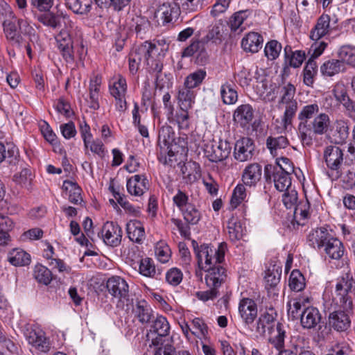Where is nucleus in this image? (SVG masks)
Returning a JSON list of instances; mask_svg holds the SVG:
<instances>
[{"mask_svg": "<svg viewBox=\"0 0 355 355\" xmlns=\"http://www.w3.org/2000/svg\"><path fill=\"white\" fill-rule=\"evenodd\" d=\"M324 158L329 168L337 170L343 161V153L338 146H329L324 149Z\"/></svg>", "mask_w": 355, "mask_h": 355, "instance_id": "22", "label": "nucleus"}, {"mask_svg": "<svg viewBox=\"0 0 355 355\" xmlns=\"http://www.w3.org/2000/svg\"><path fill=\"white\" fill-rule=\"evenodd\" d=\"M180 13V7L175 1L174 2H167L160 5L155 14L156 17L162 20L163 25H166L176 20Z\"/></svg>", "mask_w": 355, "mask_h": 355, "instance_id": "13", "label": "nucleus"}, {"mask_svg": "<svg viewBox=\"0 0 355 355\" xmlns=\"http://www.w3.org/2000/svg\"><path fill=\"white\" fill-rule=\"evenodd\" d=\"M187 109L182 108L175 114L172 112L168 114V121L174 125H177L180 130H188L190 126V119Z\"/></svg>", "mask_w": 355, "mask_h": 355, "instance_id": "31", "label": "nucleus"}, {"mask_svg": "<svg viewBox=\"0 0 355 355\" xmlns=\"http://www.w3.org/2000/svg\"><path fill=\"white\" fill-rule=\"evenodd\" d=\"M321 315L317 308L308 306L304 309L300 315L302 326L306 329H311L316 327L320 322Z\"/></svg>", "mask_w": 355, "mask_h": 355, "instance_id": "26", "label": "nucleus"}, {"mask_svg": "<svg viewBox=\"0 0 355 355\" xmlns=\"http://www.w3.org/2000/svg\"><path fill=\"white\" fill-rule=\"evenodd\" d=\"M8 259L15 266H23L30 263L31 256L24 250L16 248L9 252Z\"/></svg>", "mask_w": 355, "mask_h": 355, "instance_id": "41", "label": "nucleus"}, {"mask_svg": "<svg viewBox=\"0 0 355 355\" xmlns=\"http://www.w3.org/2000/svg\"><path fill=\"white\" fill-rule=\"evenodd\" d=\"M288 145V140L285 136L268 137L266 139V146L270 153L275 156L279 150L286 148Z\"/></svg>", "mask_w": 355, "mask_h": 355, "instance_id": "45", "label": "nucleus"}, {"mask_svg": "<svg viewBox=\"0 0 355 355\" xmlns=\"http://www.w3.org/2000/svg\"><path fill=\"white\" fill-rule=\"evenodd\" d=\"M318 73V64L314 59L310 58L306 63L303 70L304 83L311 87L315 81V78Z\"/></svg>", "mask_w": 355, "mask_h": 355, "instance_id": "47", "label": "nucleus"}, {"mask_svg": "<svg viewBox=\"0 0 355 355\" xmlns=\"http://www.w3.org/2000/svg\"><path fill=\"white\" fill-rule=\"evenodd\" d=\"M295 92L296 89L293 84L291 83H283L280 85L279 104L281 105L296 100L295 98Z\"/></svg>", "mask_w": 355, "mask_h": 355, "instance_id": "49", "label": "nucleus"}, {"mask_svg": "<svg viewBox=\"0 0 355 355\" xmlns=\"http://www.w3.org/2000/svg\"><path fill=\"white\" fill-rule=\"evenodd\" d=\"M310 204L307 200L300 202L297 204L294 210V216L299 225H304L305 220L309 217Z\"/></svg>", "mask_w": 355, "mask_h": 355, "instance_id": "55", "label": "nucleus"}, {"mask_svg": "<svg viewBox=\"0 0 355 355\" xmlns=\"http://www.w3.org/2000/svg\"><path fill=\"white\" fill-rule=\"evenodd\" d=\"M282 51V44L277 40H270L268 42L264 48L266 57L270 60L277 59Z\"/></svg>", "mask_w": 355, "mask_h": 355, "instance_id": "60", "label": "nucleus"}, {"mask_svg": "<svg viewBox=\"0 0 355 355\" xmlns=\"http://www.w3.org/2000/svg\"><path fill=\"white\" fill-rule=\"evenodd\" d=\"M257 88L259 89V85H261V87L264 89L263 91L259 90L260 96L266 102H273L275 99L279 96L280 92V85H271L269 90L266 89V84L264 80H261L260 82L257 81Z\"/></svg>", "mask_w": 355, "mask_h": 355, "instance_id": "44", "label": "nucleus"}, {"mask_svg": "<svg viewBox=\"0 0 355 355\" xmlns=\"http://www.w3.org/2000/svg\"><path fill=\"white\" fill-rule=\"evenodd\" d=\"M247 198V191L245 184H239L234 189L230 205L233 208H236Z\"/></svg>", "mask_w": 355, "mask_h": 355, "instance_id": "58", "label": "nucleus"}, {"mask_svg": "<svg viewBox=\"0 0 355 355\" xmlns=\"http://www.w3.org/2000/svg\"><path fill=\"white\" fill-rule=\"evenodd\" d=\"M139 272L147 277H153L156 274V269L153 261L150 258L141 259L138 263Z\"/></svg>", "mask_w": 355, "mask_h": 355, "instance_id": "57", "label": "nucleus"}, {"mask_svg": "<svg viewBox=\"0 0 355 355\" xmlns=\"http://www.w3.org/2000/svg\"><path fill=\"white\" fill-rule=\"evenodd\" d=\"M254 150L253 141L249 137H243L235 143L234 158L239 162L248 161L252 157Z\"/></svg>", "mask_w": 355, "mask_h": 355, "instance_id": "14", "label": "nucleus"}, {"mask_svg": "<svg viewBox=\"0 0 355 355\" xmlns=\"http://www.w3.org/2000/svg\"><path fill=\"white\" fill-rule=\"evenodd\" d=\"M277 313L273 309H269L261 313L257 321L256 331L263 335L267 329H270L275 322Z\"/></svg>", "mask_w": 355, "mask_h": 355, "instance_id": "28", "label": "nucleus"}, {"mask_svg": "<svg viewBox=\"0 0 355 355\" xmlns=\"http://www.w3.org/2000/svg\"><path fill=\"white\" fill-rule=\"evenodd\" d=\"M71 30L75 33L76 37L74 40H72L70 34L65 29L61 30L55 37L58 48L61 52L64 59L68 62L73 60V49L76 48L74 44L76 43L78 48L77 53L80 58L86 53V49L83 42L82 36L80 40L78 41V34H77V31L71 28Z\"/></svg>", "mask_w": 355, "mask_h": 355, "instance_id": "5", "label": "nucleus"}, {"mask_svg": "<svg viewBox=\"0 0 355 355\" xmlns=\"http://www.w3.org/2000/svg\"><path fill=\"white\" fill-rule=\"evenodd\" d=\"M37 20L44 26L50 27L53 29L58 28L61 26L62 21L64 23L66 27L76 31L78 34V41L81 37V29L76 26L70 19L69 17L62 11L58 10L56 12H48L42 14L37 17Z\"/></svg>", "mask_w": 355, "mask_h": 355, "instance_id": "6", "label": "nucleus"}, {"mask_svg": "<svg viewBox=\"0 0 355 355\" xmlns=\"http://www.w3.org/2000/svg\"><path fill=\"white\" fill-rule=\"evenodd\" d=\"M254 118V110L250 104L237 107L233 114L234 121L242 128L247 127Z\"/></svg>", "mask_w": 355, "mask_h": 355, "instance_id": "20", "label": "nucleus"}, {"mask_svg": "<svg viewBox=\"0 0 355 355\" xmlns=\"http://www.w3.org/2000/svg\"><path fill=\"white\" fill-rule=\"evenodd\" d=\"M323 76L332 77L346 70L345 64L338 59H331L324 62L320 68Z\"/></svg>", "mask_w": 355, "mask_h": 355, "instance_id": "29", "label": "nucleus"}, {"mask_svg": "<svg viewBox=\"0 0 355 355\" xmlns=\"http://www.w3.org/2000/svg\"><path fill=\"white\" fill-rule=\"evenodd\" d=\"M62 189L71 203L78 205L82 202V190L76 182L71 180H64L62 184Z\"/></svg>", "mask_w": 355, "mask_h": 355, "instance_id": "32", "label": "nucleus"}, {"mask_svg": "<svg viewBox=\"0 0 355 355\" xmlns=\"http://www.w3.org/2000/svg\"><path fill=\"white\" fill-rule=\"evenodd\" d=\"M192 245L198 266V269L196 270V276L202 280V270L224 261L227 245L225 243H220L217 248H215L208 244L198 245L197 242L193 241Z\"/></svg>", "mask_w": 355, "mask_h": 355, "instance_id": "3", "label": "nucleus"}, {"mask_svg": "<svg viewBox=\"0 0 355 355\" xmlns=\"http://www.w3.org/2000/svg\"><path fill=\"white\" fill-rule=\"evenodd\" d=\"M168 45L162 48L151 42L146 41L135 45L129 54V69L135 73L141 63L151 72L159 73L163 69V59Z\"/></svg>", "mask_w": 355, "mask_h": 355, "instance_id": "2", "label": "nucleus"}, {"mask_svg": "<svg viewBox=\"0 0 355 355\" xmlns=\"http://www.w3.org/2000/svg\"><path fill=\"white\" fill-rule=\"evenodd\" d=\"M155 254L159 261L165 263L171 257V250L164 241H158L155 246Z\"/></svg>", "mask_w": 355, "mask_h": 355, "instance_id": "56", "label": "nucleus"}, {"mask_svg": "<svg viewBox=\"0 0 355 355\" xmlns=\"http://www.w3.org/2000/svg\"><path fill=\"white\" fill-rule=\"evenodd\" d=\"M191 325L193 329L192 330V335L198 338L204 337L207 335L208 332L207 327L202 319L199 318H194L191 322Z\"/></svg>", "mask_w": 355, "mask_h": 355, "instance_id": "64", "label": "nucleus"}, {"mask_svg": "<svg viewBox=\"0 0 355 355\" xmlns=\"http://www.w3.org/2000/svg\"><path fill=\"white\" fill-rule=\"evenodd\" d=\"M203 271L205 272V280L207 287L218 289L226 277V270L223 266V263H218Z\"/></svg>", "mask_w": 355, "mask_h": 355, "instance_id": "12", "label": "nucleus"}, {"mask_svg": "<svg viewBox=\"0 0 355 355\" xmlns=\"http://www.w3.org/2000/svg\"><path fill=\"white\" fill-rule=\"evenodd\" d=\"M205 52V44L202 41L193 40L189 46L186 47L182 53V57H191L195 54L202 55Z\"/></svg>", "mask_w": 355, "mask_h": 355, "instance_id": "59", "label": "nucleus"}, {"mask_svg": "<svg viewBox=\"0 0 355 355\" xmlns=\"http://www.w3.org/2000/svg\"><path fill=\"white\" fill-rule=\"evenodd\" d=\"M191 88H187L184 86L179 90L178 101L180 103L182 108L189 109L191 107L192 104L194 103L196 96L195 92Z\"/></svg>", "mask_w": 355, "mask_h": 355, "instance_id": "51", "label": "nucleus"}, {"mask_svg": "<svg viewBox=\"0 0 355 355\" xmlns=\"http://www.w3.org/2000/svg\"><path fill=\"white\" fill-rule=\"evenodd\" d=\"M332 235L325 227H320L312 230L308 235L307 242L313 248L321 249L324 248Z\"/></svg>", "mask_w": 355, "mask_h": 355, "instance_id": "19", "label": "nucleus"}, {"mask_svg": "<svg viewBox=\"0 0 355 355\" xmlns=\"http://www.w3.org/2000/svg\"><path fill=\"white\" fill-rule=\"evenodd\" d=\"M239 315L245 324H251L257 316V306L254 300L243 298L239 302Z\"/></svg>", "mask_w": 355, "mask_h": 355, "instance_id": "17", "label": "nucleus"}, {"mask_svg": "<svg viewBox=\"0 0 355 355\" xmlns=\"http://www.w3.org/2000/svg\"><path fill=\"white\" fill-rule=\"evenodd\" d=\"M227 232L232 241H236L243 236V228L239 218L231 214L227 221Z\"/></svg>", "mask_w": 355, "mask_h": 355, "instance_id": "35", "label": "nucleus"}, {"mask_svg": "<svg viewBox=\"0 0 355 355\" xmlns=\"http://www.w3.org/2000/svg\"><path fill=\"white\" fill-rule=\"evenodd\" d=\"M220 96L224 104L233 105L238 101V93L234 84L228 81L225 82L220 86Z\"/></svg>", "mask_w": 355, "mask_h": 355, "instance_id": "38", "label": "nucleus"}, {"mask_svg": "<svg viewBox=\"0 0 355 355\" xmlns=\"http://www.w3.org/2000/svg\"><path fill=\"white\" fill-rule=\"evenodd\" d=\"M348 123L344 120H337L335 123L334 137L336 143H343L349 136Z\"/></svg>", "mask_w": 355, "mask_h": 355, "instance_id": "54", "label": "nucleus"}, {"mask_svg": "<svg viewBox=\"0 0 355 355\" xmlns=\"http://www.w3.org/2000/svg\"><path fill=\"white\" fill-rule=\"evenodd\" d=\"M33 276L40 283L48 285L52 280V273L46 267L37 264L34 268Z\"/></svg>", "mask_w": 355, "mask_h": 355, "instance_id": "53", "label": "nucleus"}, {"mask_svg": "<svg viewBox=\"0 0 355 355\" xmlns=\"http://www.w3.org/2000/svg\"><path fill=\"white\" fill-rule=\"evenodd\" d=\"M182 211L184 220L192 225L197 224L201 218L200 211L193 205H188Z\"/></svg>", "mask_w": 355, "mask_h": 355, "instance_id": "62", "label": "nucleus"}, {"mask_svg": "<svg viewBox=\"0 0 355 355\" xmlns=\"http://www.w3.org/2000/svg\"><path fill=\"white\" fill-rule=\"evenodd\" d=\"M288 286L292 291L296 292L301 291L305 288V278L300 270H294L291 272Z\"/></svg>", "mask_w": 355, "mask_h": 355, "instance_id": "52", "label": "nucleus"}, {"mask_svg": "<svg viewBox=\"0 0 355 355\" xmlns=\"http://www.w3.org/2000/svg\"><path fill=\"white\" fill-rule=\"evenodd\" d=\"M263 37L257 32H250L241 40V47L245 52L257 53L262 47Z\"/></svg>", "mask_w": 355, "mask_h": 355, "instance_id": "24", "label": "nucleus"}, {"mask_svg": "<svg viewBox=\"0 0 355 355\" xmlns=\"http://www.w3.org/2000/svg\"><path fill=\"white\" fill-rule=\"evenodd\" d=\"M110 94L113 97L125 96L127 92L126 80L121 75L117 74L112 78L109 83Z\"/></svg>", "mask_w": 355, "mask_h": 355, "instance_id": "34", "label": "nucleus"}, {"mask_svg": "<svg viewBox=\"0 0 355 355\" xmlns=\"http://www.w3.org/2000/svg\"><path fill=\"white\" fill-rule=\"evenodd\" d=\"M330 16L322 14L317 19L315 25L310 31V38L313 41H318L330 33Z\"/></svg>", "mask_w": 355, "mask_h": 355, "instance_id": "18", "label": "nucleus"}, {"mask_svg": "<svg viewBox=\"0 0 355 355\" xmlns=\"http://www.w3.org/2000/svg\"><path fill=\"white\" fill-rule=\"evenodd\" d=\"M228 35L227 23L221 19L213 23L208 31L205 40L216 44H220Z\"/></svg>", "mask_w": 355, "mask_h": 355, "instance_id": "16", "label": "nucleus"}, {"mask_svg": "<svg viewBox=\"0 0 355 355\" xmlns=\"http://www.w3.org/2000/svg\"><path fill=\"white\" fill-rule=\"evenodd\" d=\"M108 292L114 297L127 299L129 293V286L127 282L119 276H114L107 282Z\"/></svg>", "mask_w": 355, "mask_h": 355, "instance_id": "15", "label": "nucleus"}, {"mask_svg": "<svg viewBox=\"0 0 355 355\" xmlns=\"http://www.w3.org/2000/svg\"><path fill=\"white\" fill-rule=\"evenodd\" d=\"M3 33L8 42L12 45L20 46L23 42V37L19 33L15 21L6 19L2 23Z\"/></svg>", "mask_w": 355, "mask_h": 355, "instance_id": "23", "label": "nucleus"}, {"mask_svg": "<svg viewBox=\"0 0 355 355\" xmlns=\"http://www.w3.org/2000/svg\"><path fill=\"white\" fill-rule=\"evenodd\" d=\"M232 146L226 140H220L210 145L205 149V153L209 161L218 162L227 158L230 154Z\"/></svg>", "mask_w": 355, "mask_h": 355, "instance_id": "9", "label": "nucleus"}, {"mask_svg": "<svg viewBox=\"0 0 355 355\" xmlns=\"http://www.w3.org/2000/svg\"><path fill=\"white\" fill-rule=\"evenodd\" d=\"M28 343L36 350L46 353L51 349V343L45 332L38 326L32 325L24 332Z\"/></svg>", "mask_w": 355, "mask_h": 355, "instance_id": "7", "label": "nucleus"}, {"mask_svg": "<svg viewBox=\"0 0 355 355\" xmlns=\"http://www.w3.org/2000/svg\"><path fill=\"white\" fill-rule=\"evenodd\" d=\"M284 191L285 193L282 196V202L284 206L287 209H295L297 205L298 198L297 191L292 188Z\"/></svg>", "mask_w": 355, "mask_h": 355, "instance_id": "63", "label": "nucleus"}, {"mask_svg": "<svg viewBox=\"0 0 355 355\" xmlns=\"http://www.w3.org/2000/svg\"><path fill=\"white\" fill-rule=\"evenodd\" d=\"M297 137L303 146H311L316 135L324 134L330 125L328 114L320 112L318 103L303 106L297 114Z\"/></svg>", "mask_w": 355, "mask_h": 355, "instance_id": "1", "label": "nucleus"}, {"mask_svg": "<svg viewBox=\"0 0 355 355\" xmlns=\"http://www.w3.org/2000/svg\"><path fill=\"white\" fill-rule=\"evenodd\" d=\"M286 336L285 327L277 323L274 334L269 338V343L278 351L282 350L284 347V340Z\"/></svg>", "mask_w": 355, "mask_h": 355, "instance_id": "43", "label": "nucleus"}, {"mask_svg": "<svg viewBox=\"0 0 355 355\" xmlns=\"http://www.w3.org/2000/svg\"><path fill=\"white\" fill-rule=\"evenodd\" d=\"M337 55L338 60H341L344 64L345 63L355 67V46L343 45L338 49Z\"/></svg>", "mask_w": 355, "mask_h": 355, "instance_id": "48", "label": "nucleus"}, {"mask_svg": "<svg viewBox=\"0 0 355 355\" xmlns=\"http://www.w3.org/2000/svg\"><path fill=\"white\" fill-rule=\"evenodd\" d=\"M133 313L135 317L141 323L150 322L153 316L152 309L145 300H139L136 302L133 308Z\"/></svg>", "mask_w": 355, "mask_h": 355, "instance_id": "36", "label": "nucleus"}, {"mask_svg": "<svg viewBox=\"0 0 355 355\" xmlns=\"http://www.w3.org/2000/svg\"><path fill=\"white\" fill-rule=\"evenodd\" d=\"M180 9L185 12H193L202 8L203 0H175Z\"/></svg>", "mask_w": 355, "mask_h": 355, "instance_id": "61", "label": "nucleus"}, {"mask_svg": "<svg viewBox=\"0 0 355 355\" xmlns=\"http://www.w3.org/2000/svg\"><path fill=\"white\" fill-rule=\"evenodd\" d=\"M354 294L355 282L352 275L346 273L338 279L333 302L336 306L343 309H352V300Z\"/></svg>", "mask_w": 355, "mask_h": 355, "instance_id": "4", "label": "nucleus"}, {"mask_svg": "<svg viewBox=\"0 0 355 355\" xmlns=\"http://www.w3.org/2000/svg\"><path fill=\"white\" fill-rule=\"evenodd\" d=\"M280 105L284 108L282 124L284 129H287L289 126H291L293 120L297 111V101L295 100L289 103H284Z\"/></svg>", "mask_w": 355, "mask_h": 355, "instance_id": "40", "label": "nucleus"}, {"mask_svg": "<svg viewBox=\"0 0 355 355\" xmlns=\"http://www.w3.org/2000/svg\"><path fill=\"white\" fill-rule=\"evenodd\" d=\"M148 182L145 175H135L127 181L128 193L135 196H141L148 190Z\"/></svg>", "mask_w": 355, "mask_h": 355, "instance_id": "21", "label": "nucleus"}, {"mask_svg": "<svg viewBox=\"0 0 355 355\" xmlns=\"http://www.w3.org/2000/svg\"><path fill=\"white\" fill-rule=\"evenodd\" d=\"M262 174L261 166L257 163L248 164L243 170L242 181L246 186H255L261 180Z\"/></svg>", "mask_w": 355, "mask_h": 355, "instance_id": "25", "label": "nucleus"}, {"mask_svg": "<svg viewBox=\"0 0 355 355\" xmlns=\"http://www.w3.org/2000/svg\"><path fill=\"white\" fill-rule=\"evenodd\" d=\"M126 232L130 241L137 243H141L146 237L143 224L137 220H131L126 224Z\"/></svg>", "mask_w": 355, "mask_h": 355, "instance_id": "27", "label": "nucleus"}, {"mask_svg": "<svg viewBox=\"0 0 355 355\" xmlns=\"http://www.w3.org/2000/svg\"><path fill=\"white\" fill-rule=\"evenodd\" d=\"M293 171V166L287 164L283 167L282 164L274 168L272 178L275 187L279 191H284L291 189V173Z\"/></svg>", "mask_w": 355, "mask_h": 355, "instance_id": "10", "label": "nucleus"}, {"mask_svg": "<svg viewBox=\"0 0 355 355\" xmlns=\"http://www.w3.org/2000/svg\"><path fill=\"white\" fill-rule=\"evenodd\" d=\"M92 0H67V5L74 13L87 15L92 10Z\"/></svg>", "mask_w": 355, "mask_h": 355, "instance_id": "42", "label": "nucleus"}, {"mask_svg": "<svg viewBox=\"0 0 355 355\" xmlns=\"http://www.w3.org/2000/svg\"><path fill=\"white\" fill-rule=\"evenodd\" d=\"M325 253L332 259H340L344 254V246L342 242L333 236L324 247Z\"/></svg>", "mask_w": 355, "mask_h": 355, "instance_id": "37", "label": "nucleus"}, {"mask_svg": "<svg viewBox=\"0 0 355 355\" xmlns=\"http://www.w3.org/2000/svg\"><path fill=\"white\" fill-rule=\"evenodd\" d=\"M206 76L207 72L204 69H197L185 78L184 85L191 89L198 87L202 83Z\"/></svg>", "mask_w": 355, "mask_h": 355, "instance_id": "46", "label": "nucleus"}, {"mask_svg": "<svg viewBox=\"0 0 355 355\" xmlns=\"http://www.w3.org/2000/svg\"><path fill=\"white\" fill-rule=\"evenodd\" d=\"M175 139V132L170 125H163L159 132L158 135V144L161 148H166L169 156H173L170 146L173 143Z\"/></svg>", "mask_w": 355, "mask_h": 355, "instance_id": "30", "label": "nucleus"}, {"mask_svg": "<svg viewBox=\"0 0 355 355\" xmlns=\"http://www.w3.org/2000/svg\"><path fill=\"white\" fill-rule=\"evenodd\" d=\"M101 236L107 245L116 247L118 246L122 239V230L116 223L107 221L104 223L101 231Z\"/></svg>", "mask_w": 355, "mask_h": 355, "instance_id": "11", "label": "nucleus"}, {"mask_svg": "<svg viewBox=\"0 0 355 355\" xmlns=\"http://www.w3.org/2000/svg\"><path fill=\"white\" fill-rule=\"evenodd\" d=\"M131 31H134L137 35L143 37L150 29V22L147 18L140 15H134L128 22Z\"/></svg>", "mask_w": 355, "mask_h": 355, "instance_id": "33", "label": "nucleus"}, {"mask_svg": "<svg viewBox=\"0 0 355 355\" xmlns=\"http://www.w3.org/2000/svg\"><path fill=\"white\" fill-rule=\"evenodd\" d=\"M352 309H343L340 308L329 313L328 323L331 329L339 333H345L350 329L351 318L349 311Z\"/></svg>", "mask_w": 355, "mask_h": 355, "instance_id": "8", "label": "nucleus"}, {"mask_svg": "<svg viewBox=\"0 0 355 355\" xmlns=\"http://www.w3.org/2000/svg\"><path fill=\"white\" fill-rule=\"evenodd\" d=\"M170 330V325L166 318L162 315H158L153 320L150 331L157 334L159 336H166Z\"/></svg>", "mask_w": 355, "mask_h": 355, "instance_id": "50", "label": "nucleus"}, {"mask_svg": "<svg viewBox=\"0 0 355 355\" xmlns=\"http://www.w3.org/2000/svg\"><path fill=\"white\" fill-rule=\"evenodd\" d=\"M247 18V11L236 12L230 17L227 26L230 27L232 32L241 33L245 29L243 23Z\"/></svg>", "mask_w": 355, "mask_h": 355, "instance_id": "39", "label": "nucleus"}]
</instances>
